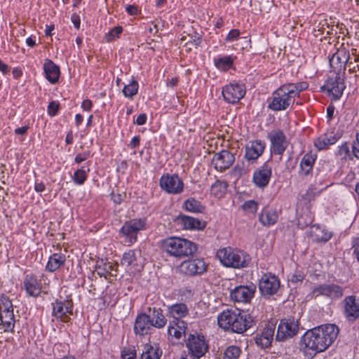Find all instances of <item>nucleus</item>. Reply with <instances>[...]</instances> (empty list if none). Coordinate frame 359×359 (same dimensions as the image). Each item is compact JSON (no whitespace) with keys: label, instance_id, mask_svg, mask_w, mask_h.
Segmentation results:
<instances>
[{"label":"nucleus","instance_id":"obj_42","mask_svg":"<svg viewBox=\"0 0 359 359\" xmlns=\"http://www.w3.org/2000/svg\"><path fill=\"white\" fill-rule=\"evenodd\" d=\"M138 83L133 81L130 84L126 85L123 89V93L126 97H132L137 93Z\"/></svg>","mask_w":359,"mask_h":359},{"label":"nucleus","instance_id":"obj_40","mask_svg":"<svg viewBox=\"0 0 359 359\" xmlns=\"http://www.w3.org/2000/svg\"><path fill=\"white\" fill-rule=\"evenodd\" d=\"M112 262H103L102 260L100 264H97L95 270L97 274L102 277L104 276L107 279V276L109 274V271L111 270Z\"/></svg>","mask_w":359,"mask_h":359},{"label":"nucleus","instance_id":"obj_11","mask_svg":"<svg viewBox=\"0 0 359 359\" xmlns=\"http://www.w3.org/2000/svg\"><path fill=\"white\" fill-rule=\"evenodd\" d=\"M207 265L203 259L187 260L180 265V271L187 276H200L205 272Z\"/></svg>","mask_w":359,"mask_h":359},{"label":"nucleus","instance_id":"obj_50","mask_svg":"<svg viewBox=\"0 0 359 359\" xmlns=\"http://www.w3.org/2000/svg\"><path fill=\"white\" fill-rule=\"evenodd\" d=\"M7 311H13V304L9 299H4V300H1V302L0 303V313Z\"/></svg>","mask_w":359,"mask_h":359},{"label":"nucleus","instance_id":"obj_13","mask_svg":"<svg viewBox=\"0 0 359 359\" xmlns=\"http://www.w3.org/2000/svg\"><path fill=\"white\" fill-rule=\"evenodd\" d=\"M276 325L272 322L265 323L260 333H257L254 339L257 346L266 348L271 346L274 337Z\"/></svg>","mask_w":359,"mask_h":359},{"label":"nucleus","instance_id":"obj_55","mask_svg":"<svg viewBox=\"0 0 359 359\" xmlns=\"http://www.w3.org/2000/svg\"><path fill=\"white\" fill-rule=\"evenodd\" d=\"M304 278V276L301 272H297L296 273H294L291 276L289 280L292 283H298L302 282L303 279Z\"/></svg>","mask_w":359,"mask_h":359},{"label":"nucleus","instance_id":"obj_16","mask_svg":"<svg viewBox=\"0 0 359 359\" xmlns=\"http://www.w3.org/2000/svg\"><path fill=\"white\" fill-rule=\"evenodd\" d=\"M271 143V151L277 155H282L287 147L286 137L280 130H273L269 134Z\"/></svg>","mask_w":359,"mask_h":359},{"label":"nucleus","instance_id":"obj_21","mask_svg":"<svg viewBox=\"0 0 359 359\" xmlns=\"http://www.w3.org/2000/svg\"><path fill=\"white\" fill-rule=\"evenodd\" d=\"M265 144L261 140L250 142L245 147V157L248 161H256L264 152Z\"/></svg>","mask_w":359,"mask_h":359},{"label":"nucleus","instance_id":"obj_7","mask_svg":"<svg viewBox=\"0 0 359 359\" xmlns=\"http://www.w3.org/2000/svg\"><path fill=\"white\" fill-rule=\"evenodd\" d=\"M299 331V323L294 318L283 319L280 321L277 329L276 339L285 341L293 337Z\"/></svg>","mask_w":359,"mask_h":359},{"label":"nucleus","instance_id":"obj_38","mask_svg":"<svg viewBox=\"0 0 359 359\" xmlns=\"http://www.w3.org/2000/svg\"><path fill=\"white\" fill-rule=\"evenodd\" d=\"M227 183L225 182L217 180L212 186H211V194L217 197L222 196L226 191L227 189Z\"/></svg>","mask_w":359,"mask_h":359},{"label":"nucleus","instance_id":"obj_27","mask_svg":"<svg viewBox=\"0 0 359 359\" xmlns=\"http://www.w3.org/2000/svg\"><path fill=\"white\" fill-rule=\"evenodd\" d=\"M147 315L149 317L153 327L162 328L166 325L167 320L160 309L149 308V313Z\"/></svg>","mask_w":359,"mask_h":359},{"label":"nucleus","instance_id":"obj_14","mask_svg":"<svg viewBox=\"0 0 359 359\" xmlns=\"http://www.w3.org/2000/svg\"><path fill=\"white\" fill-rule=\"evenodd\" d=\"M73 304L71 300L56 301L53 305L52 315L62 322L67 323L72 314Z\"/></svg>","mask_w":359,"mask_h":359},{"label":"nucleus","instance_id":"obj_9","mask_svg":"<svg viewBox=\"0 0 359 359\" xmlns=\"http://www.w3.org/2000/svg\"><path fill=\"white\" fill-rule=\"evenodd\" d=\"M245 92L244 84L231 83L223 88L222 95L225 101L235 104L244 97Z\"/></svg>","mask_w":359,"mask_h":359},{"label":"nucleus","instance_id":"obj_45","mask_svg":"<svg viewBox=\"0 0 359 359\" xmlns=\"http://www.w3.org/2000/svg\"><path fill=\"white\" fill-rule=\"evenodd\" d=\"M122 27L118 26L112 29L106 36L105 39L107 41L109 42L114 40L116 37H118L119 34L122 32Z\"/></svg>","mask_w":359,"mask_h":359},{"label":"nucleus","instance_id":"obj_30","mask_svg":"<svg viewBox=\"0 0 359 359\" xmlns=\"http://www.w3.org/2000/svg\"><path fill=\"white\" fill-rule=\"evenodd\" d=\"M168 312L174 320H177L186 316L188 314L189 310L186 304L180 303L169 306Z\"/></svg>","mask_w":359,"mask_h":359},{"label":"nucleus","instance_id":"obj_22","mask_svg":"<svg viewBox=\"0 0 359 359\" xmlns=\"http://www.w3.org/2000/svg\"><path fill=\"white\" fill-rule=\"evenodd\" d=\"M344 314L348 320L353 321L359 317V303L355 297L348 296L344 300Z\"/></svg>","mask_w":359,"mask_h":359},{"label":"nucleus","instance_id":"obj_28","mask_svg":"<svg viewBox=\"0 0 359 359\" xmlns=\"http://www.w3.org/2000/svg\"><path fill=\"white\" fill-rule=\"evenodd\" d=\"M25 288L30 296L37 297L41 292L40 284L36 278L27 276L24 281Z\"/></svg>","mask_w":359,"mask_h":359},{"label":"nucleus","instance_id":"obj_12","mask_svg":"<svg viewBox=\"0 0 359 359\" xmlns=\"http://www.w3.org/2000/svg\"><path fill=\"white\" fill-rule=\"evenodd\" d=\"M280 285V280L275 275L264 274L259 280V288L263 296L269 297L278 292Z\"/></svg>","mask_w":359,"mask_h":359},{"label":"nucleus","instance_id":"obj_3","mask_svg":"<svg viewBox=\"0 0 359 359\" xmlns=\"http://www.w3.org/2000/svg\"><path fill=\"white\" fill-rule=\"evenodd\" d=\"M162 248L170 255L184 258L193 255L197 250L196 245L184 238H168L162 241Z\"/></svg>","mask_w":359,"mask_h":359},{"label":"nucleus","instance_id":"obj_51","mask_svg":"<svg viewBox=\"0 0 359 359\" xmlns=\"http://www.w3.org/2000/svg\"><path fill=\"white\" fill-rule=\"evenodd\" d=\"M59 104L55 101L49 103L48 107V113L50 116H54L57 113L59 109Z\"/></svg>","mask_w":359,"mask_h":359},{"label":"nucleus","instance_id":"obj_23","mask_svg":"<svg viewBox=\"0 0 359 359\" xmlns=\"http://www.w3.org/2000/svg\"><path fill=\"white\" fill-rule=\"evenodd\" d=\"M176 222L185 229L201 230L205 227V222L200 219L187 215H180L176 219Z\"/></svg>","mask_w":359,"mask_h":359},{"label":"nucleus","instance_id":"obj_53","mask_svg":"<svg viewBox=\"0 0 359 359\" xmlns=\"http://www.w3.org/2000/svg\"><path fill=\"white\" fill-rule=\"evenodd\" d=\"M352 153L353 156L359 159V133L356 135V139L353 142Z\"/></svg>","mask_w":359,"mask_h":359},{"label":"nucleus","instance_id":"obj_33","mask_svg":"<svg viewBox=\"0 0 359 359\" xmlns=\"http://www.w3.org/2000/svg\"><path fill=\"white\" fill-rule=\"evenodd\" d=\"M315 161V154L309 153L304 156L300 163V168L304 175H307L311 171Z\"/></svg>","mask_w":359,"mask_h":359},{"label":"nucleus","instance_id":"obj_4","mask_svg":"<svg viewBox=\"0 0 359 359\" xmlns=\"http://www.w3.org/2000/svg\"><path fill=\"white\" fill-rule=\"evenodd\" d=\"M217 257L224 266L236 269L246 267L250 260L249 255L243 251L231 248L219 250Z\"/></svg>","mask_w":359,"mask_h":359},{"label":"nucleus","instance_id":"obj_18","mask_svg":"<svg viewBox=\"0 0 359 359\" xmlns=\"http://www.w3.org/2000/svg\"><path fill=\"white\" fill-rule=\"evenodd\" d=\"M271 176V167L265 163L262 167L256 170L253 174V182L259 188L267 186Z\"/></svg>","mask_w":359,"mask_h":359},{"label":"nucleus","instance_id":"obj_19","mask_svg":"<svg viewBox=\"0 0 359 359\" xmlns=\"http://www.w3.org/2000/svg\"><path fill=\"white\" fill-rule=\"evenodd\" d=\"M255 287L241 285L233 289L230 294L232 300L238 302H248L254 295Z\"/></svg>","mask_w":359,"mask_h":359},{"label":"nucleus","instance_id":"obj_24","mask_svg":"<svg viewBox=\"0 0 359 359\" xmlns=\"http://www.w3.org/2000/svg\"><path fill=\"white\" fill-rule=\"evenodd\" d=\"M151 327H153L152 323L147 313L137 316L134 325V331L136 334H147Z\"/></svg>","mask_w":359,"mask_h":359},{"label":"nucleus","instance_id":"obj_48","mask_svg":"<svg viewBox=\"0 0 359 359\" xmlns=\"http://www.w3.org/2000/svg\"><path fill=\"white\" fill-rule=\"evenodd\" d=\"M170 323L172 324L173 328L179 330L180 331L184 333L186 332L187 327V323L184 320L181 319L173 320L172 321L170 322Z\"/></svg>","mask_w":359,"mask_h":359},{"label":"nucleus","instance_id":"obj_26","mask_svg":"<svg viewBox=\"0 0 359 359\" xmlns=\"http://www.w3.org/2000/svg\"><path fill=\"white\" fill-rule=\"evenodd\" d=\"M43 69L46 79L51 83H55L58 81L60 76V68L50 60H46L43 65Z\"/></svg>","mask_w":359,"mask_h":359},{"label":"nucleus","instance_id":"obj_29","mask_svg":"<svg viewBox=\"0 0 359 359\" xmlns=\"http://www.w3.org/2000/svg\"><path fill=\"white\" fill-rule=\"evenodd\" d=\"M308 235L316 242H326L330 238V234L323 233V230L317 225H313L308 231Z\"/></svg>","mask_w":359,"mask_h":359},{"label":"nucleus","instance_id":"obj_41","mask_svg":"<svg viewBox=\"0 0 359 359\" xmlns=\"http://www.w3.org/2000/svg\"><path fill=\"white\" fill-rule=\"evenodd\" d=\"M241 354V349L236 346H229L223 356V359H238Z\"/></svg>","mask_w":359,"mask_h":359},{"label":"nucleus","instance_id":"obj_60","mask_svg":"<svg viewBox=\"0 0 359 359\" xmlns=\"http://www.w3.org/2000/svg\"><path fill=\"white\" fill-rule=\"evenodd\" d=\"M334 107L332 104H330L327 107V116L329 120H331L334 116Z\"/></svg>","mask_w":359,"mask_h":359},{"label":"nucleus","instance_id":"obj_32","mask_svg":"<svg viewBox=\"0 0 359 359\" xmlns=\"http://www.w3.org/2000/svg\"><path fill=\"white\" fill-rule=\"evenodd\" d=\"M65 257L62 254L55 253L49 257L46 269L50 272H54L65 264Z\"/></svg>","mask_w":359,"mask_h":359},{"label":"nucleus","instance_id":"obj_57","mask_svg":"<svg viewBox=\"0 0 359 359\" xmlns=\"http://www.w3.org/2000/svg\"><path fill=\"white\" fill-rule=\"evenodd\" d=\"M147 121V115L145 114H140L136 121H135V123L139 125V126H142L143 124H144Z\"/></svg>","mask_w":359,"mask_h":359},{"label":"nucleus","instance_id":"obj_56","mask_svg":"<svg viewBox=\"0 0 359 359\" xmlns=\"http://www.w3.org/2000/svg\"><path fill=\"white\" fill-rule=\"evenodd\" d=\"M352 248L353 249V253L356 255L357 259L358 260L359 255V238H355L353 241Z\"/></svg>","mask_w":359,"mask_h":359},{"label":"nucleus","instance_id":"obj_52","mask_svg":"<svg viewBox=\"0 0 359 359\" xmlns=\"http://www.w3.org/2000/svg\"><path fill=\"white\" fill-rule=\"evenodd\" d=\"M168 332L169 334L174 336L176 339H180L182 337V335L185 336V333L180 331L179 330L173 328L172 323H170Z\"/></svg>","mask_w":359,"mask_h":359},{"label":"nucleus","instance_id":"obj_2","mask_svg":"<svg viewBox=\"0 0 359 359\" xmlns=\"http://www.w3.org/2000/svg\"><path fill=\"white\" fill-rule=\"evenodd\" d=\"M218 325L226 330L235 333H243L255 325L254 318L239 309H227L217 318Z\"/></svg>","mask_w":359,"mask_h":359},{"label":"nucleus","instance_id":"obj_63","mask_svg":"<svg viewBox=\"0 0 359 359\" xmlns=\"http://www.w3.org/2000/svg\"><path fill=\"white\" fill-rule=\"evenodd\" d=\"M126 11L131 15H136L137 13V8L136 6H133V5H128L126 7Z\"/></svg>","mask_w":359,"mask_h":359},{"label":"nucleus","instance_id":"obj_10","mask_svg":"<svg viewBox=\"0 0 359 359\" xmlns=\"http://www.w3.org/2000/svg\"><path fill=\"white\" fill-rule=\"evenodd\" d=\"M160 186L171 194H178L184 190V183L177 175H163L160 180Z\"/></svg>","mask_w":359,"mask_h":359},{"label":"nucleus","instance_id":"obj_61","mask_svg":"<svg viewBox=\"0 0 359 359\" xmlns=\"http://www.w3.org/2000/svg\"><path fill=\"white\" fill-rule=\"evenodd\" d=\"M81 107L84 110L89 111L92 107V102L90 100H85L83 101Z\"/></svg>","mask_w":359,"mask_h":359},{"label":"nucleus","instance_id":"obj_49","mask_svg":"<svg viewBox=\"0 0 359 359\" xmlns=\"http://www.w3.org/2000/svg\"><path fill=\"white\" fill-rule=\"evenodd\" d=\"M242 207L244 210L254 213L257 211V203L255 201H248L244 203Z\"/></svg>","mask_w":359,"mask_h":359},{"label":"nucleus","instance_id":"obj_5","mask_svg":"<svg viewBox=\"0 0 359 359\" xmlns=\"http://www.w3.org/2000/svg\"><path fill=\"white\" fill-rule=\"evenodd\" d=\"M185 343L188 353L196 358H201L208 351L209 346L205 337L197 332L189 334Z\"/></svg>","mask_w":359,"mask_h":359},{"label":"nucleus","instance_id":"obj_54","mask_svg":"<svg viewBox=\"0 0 359 359\" xmlns=\"http://www.w3.org/2000/svg\"><path fill=\"white\" fill-rule=\"evenodd\" d=\"M240 31L236 29H231L226 37V41H233L239 37Z\"/></svg>","mask_w":359,"mask_h":359},{"label":"nucleus","instance_id":"obj_1","mask_svg":"<svg viewBox=\"0 0 359 359\" xmlns=\"http://www.w3.org/2000/svg\"><path fill=\"white\" fill-rule=\"evenodd\" d=\"M339 330L334 324H326L308 330L301 338L300 346L312 356L325 351L337 339Z\"/></svg>","mask_w":359,"mask_h":359},{"label":"nucleus","instance_id":"obj_25","mask_svg":"<svg viewBox=\"0 0 359 359\" xmlns=\"http://www.w3.org/2000/svg\"><path fill=\"white\" fill-rule=\"evenodd\" d=\"M347 57L342 51H337L330 58L329 62L332 71L336 74H341L346 69Z\"/></svg>","mask_w":359,"mask_h":359},{"label":"nucleus","instance_id":"obj_37","mask_svg":"<svg viewBox=\"0 0 359 359\" xmlns=\"http://www.w3.org/2000/svg\"><path fill=\"white\" fill-rule=\"evenodd\" d=\"M184 208L186 210L193 212H203L205 208L197 200L189 198L184 203Z\"/></svg>","mask_w":359,"mask_h":359},{"label":"nucleus","instance_id":"obj_47","mask_svg":"<svg viewBox=\"0 0 359 359\" xmlns=\"http://www.w3.org/2000/svg\"><path fill=\"white\" fill-rule=\"evenodd\" d=\"M337 155L341 156V159H346V158L350 156L349 147L346 142L342 144L341 146L339 147Z\"/></svg>","mask_w":359,"mask_h":359},{"label":"nucleus","instance_id":"obj_58","mask_svg":"<svg viewBox=\"0 0 359 359\" xmlns=\"http://www.w3.org/2000/svg\"><path fill=\"white\" fill-rule=\"evenodd\" d=\"M89 156V154H77L75 157V161L77 163H80L83 161H84Z\"/></svg>","mask_w":359,"mask_h":359},{"label":"nucleus","instance_id":"obj_59","mask_svg":"<svg viewBox=\"0 0 359 359\" xmlns=\"http://www.w3.org/2000/svg\"><path fill=\"white\" fill-rule=\"evenodd\" d=\"M111 199L116 204H120L123 201V197L120 194L111 193Z\"/></svg>","mask_w":359,"mask_h":359},{"label":"nucleus","instance_id":"obj_34","mask_svg":"<svg viewBox=\"0 0 359 359\" xmlns=\"http://www.w3.org/2000/svg\"><path fill=\"white\" fill-rule=\"evenodd\" d=\"M137 254H140L139 251L128 250L125 252L121 259V264L131 268H135L138 266Z\"/></svg>","mask_w":359,"mask_h":359},{"label":"nucleus","instance_id":"obj_44","mask_svg":"<svg viewBox=\"0 0 359 359\" xmlns=\"http://www.w3.org/2000/svg\"><path fill=\"white\" fill-rule=\"evenodd\" d=\"M330 145V142H329L328 137L326 135L318 137L315 142V146L318 150L326 149Z\"/></svg>","mask_w":359,"mask_h":359},{"label":"nucleus","instance_id":"obj_46","mask_svg":"<svg viewBox=\"0 0 359 359\" xmlns=\"http://www.w3.org/2000/svg\"><path fill=\"white\" fill-rule=\"evenodd\" d=\"M86 173L83 169L77 170L74 175V180L78 184H82L86 180Z\"/></svg>","mask_w":359,"mask_h":359},{"label":"nucleus","instance_id":"obj_39","mask_svg":"<svg viewBox=\"0 0 359 359\" xmlns=\"http://www.w3.org/2000/svg\"><path fill=\"white\" fill-rule=\"evenodd\" d=\"M288 90H290V94L294 97L299 95V93L308 88V84L306 82H299L297 83H285L284 84Z\"/></svg>","mask_w":359,"mask_h":359},{"label":"nucleus","instance_id":"obj_31","mask_svg":"<svg viewBox=\"0 0 359 359\" xmlns=\"http://www.w3.org/2000/svg\"><path fill=\"white\" fill-rule=\"evenodd\" d=\"M162 351L157 346L145 344L140 359H160Z\"/></svg>","mask_w":359,"mask_h":359},{"label":"nucleus","instance_id":"obj_17","mask_svg":"<svg viewBox=\"0 0 359 359\" xmlns=\"http://www.w3.org/2000/svg\"><path fill=\"white\" fill-rule=\"evenodd\" d=\"M316 295H324L331 299H339L343 296V289L335 284H323L316 287L313 290Z\"/></svg>","mask_w":359,"mask_h":359},{"label":"nucleus","instance_id":"obj_8","mask_svg":"<svg viewBox=\"0 0 359 359\" xmlns=\"http://www.w3.org/2000/svg\"><path fill=\"white\" fill-rule=\"evenodd\" d=\"M145 226L144 219H131L123 224L121 229V233L126 236V242L130 245L136 241L137 233L144 229Z\"/></svg>","mask_w":359,"mask_h":359},{"label":"nucleus","instance_id":"obj_64","mask_svg":"<svg viewBox=\"0 0 359 359\" xmlns=\"http://www.w3.org/2000/svg\"><path fill=\"white\" fill-rule=\"evenodd\" d=\"M136 355L133 353L123 352L121 355L122 359H135Z\"/></svg>","mask_w":359,"mask_h":359},{"label":"nucleus","instance_id":"obj_35","mask_svg":"<svg viewBox=\"0 0 359 359\" xmlns=\"http://www.w3.org/2000/svg\"><path fill=\"white\" fill-rule=\"evenodd\" d=\"M278 219V214L273 210H264L259 215V221L264 226L274 224Z\"/></svg>","mask_w":359,"mask_h":359},{"label":"nucleus","instance_id":"obj_6","mask_svg":"<svg viewBox=\"0 0 359 359\" xmlns=\"http://www.w3.org/2000/svg\"><path fill=\"white\" fill-rule=\"evenodd\" d=\"M290 91L284 84L279 87L273 92L269 107L273 111H282L288 108L294 102V97Z\"/></svg>","mask_w":359,"mask_h":359},{"label":"nucleus","instance_id":"obj_15","mask_svg":"<svg viewBox=\"0 0 359 359\" xmlns=\"http://www.w3.org/2000/svg\"><path fill=\"white\" fill-rule=\"evenodd\" d=\"M234 161V154L228 150H222L215 154L212 159V163L214 165L215 168L219 171L228 169Z\"/></svg>","mask_w":359,"mask_h":359},{"label":"nucleus","instance_id":"obj_36","mask_svg":"<svg viewBox=\"0 0 359 359\" xmlns=\"http://www.w3.org/2000/svg\"><path fill=\"white\" fill-rule=\"evenodd\" d=\"M0 320L5 327V331H12L14 327L15 319L13 311H4L0 313Z\"/></svg>","mask_w":359,"mask_h":359},{"label":"nucleus","instance_id":"obj_62","mask_svg":"<svg viewBox=\"0 0 359 359\" xmlns=\"http://www.w3.org/2000/svg\"><path fill=\"white\" fill-rule=\"evenodd\" d=\"M118 273V264L112 262L111 270L109 271V276L116 277Z\"/></svg>","mask_w":359,"mask_h":359},{"label":"nucleus","instance_id":"obj_43","mask_svg":"<svg viewBox=\"0 0 359 359\" xmlns=\"http://www.w3.org/2000/svg\"><path fill=\"white\" fill-rule=\"evenodd\" d=\"M233 63V60L231 58V57H223L219 58L217 60L215 61V65L218 68H222V69H226L231 67V65Z\"/></svg>","mask_w":359,"mask_h":359},{"label":"nucleus","instance_id":"obj_20","mask_svg":"<svg viewBox=\"0 0 359 359\" xmlns=\"http://www.w3.org/2000/svg\"><path fill=\"white\" fill-rule=\"evenodd\" d=\"M324 88H325L335 99L339 98L346 88L344 79L341 76V74H336L334 79H328Z\"/></svg>","mask_w":359,"mask_h":359}]
</instances>
